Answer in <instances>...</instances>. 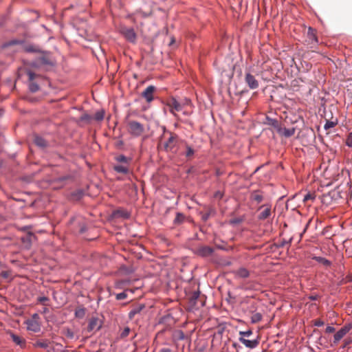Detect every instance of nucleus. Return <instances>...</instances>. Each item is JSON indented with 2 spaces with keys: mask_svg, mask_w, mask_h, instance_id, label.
Returning <instances> with one entry per match:
<instances>
[{
  "mask_svg": "<svg viewBox=\"0 0 352 352\" xmlns=\"http://www.w3.org/2000/svg\"><path fill=\"white\" fill-rule=\"evenodd\" d=\"M160 352H172V351L169 348H162L160 350Z\"/></svg>",
  "mask_w": 352,
  "mask_h": 352,
  "instance_id": "obj_52",
  "label": "nucleus"
},
{
  "mask_svg": "<svg viewBox=\"0 0 352 352\" xmlns=\"http://www.w3.org/2000/svg\"><path fill=\"white\" fill-rule=\"evenodd\" d=\"M182 111H183V114L186 116H189L190 114V112L188 111H186V110H184V109H183Z\"/></svg>",
  "mask_w": 352,
  "mask_h": 352,
  "instance_id": "obj_53",
  "label": "nucleus"
},
{
  "mask_svg": "<svg viewBox=\"0 0 352 352\" xmlns=\"http://www.w3.org/2000/svg\"><path fill=\"white\" fill-rule=\"evenodd\" d=\"M67 179H72V177L70 176H64V177H60L59 178H58L57 181L58 182H64L65 180H67Z\"/></svg>",
  "mask_w": 352,
  "mask_h": 352,
  "instance_id": "obj_48",
  "label": "nucleus"
},
{
  "mask_svg": "<svg viewBox=\"0 0 352 352\" xmlns=\"http://www.w3.org/2000/svg\"><path fill=\"white\" fill-rule=\"evenodd\" d=\"M319 298V296L318 295H311L309 296V299H310L311 300H317Z\"/></svg>",
  "mask_w": 352,
  "mask_h": 352,
  "instance_id": "obj_51",
  "label": "nucleus"
},
{
  "mask_svg": "<svg viewBox=\"0 0 352 352\" xmlns=\"http://www.w3.org/2000/svg\"><path fill=\"white\" fill-rule=\"evenodd\" d=\"M130 331L131 330H130L129 327H125L120 335L121 338L126 337L129 335Z\"/></svg>",
  "mask_w": 352,
  "mask_h": 352,
  "instance_id": "obj_45",
  "label": "nucleus"
},
{
  "mask_svg": "<svg viewBox=\"0 0 352 352\" xmlns=\"http://www.w3.org/2000/svg\"><path fill=\"white\" fill-rule=\"evenodd\" d=\"M84 228H81V232H84Z\"/></svg>",
  "mask_w": 352,
  "mask_h": 352,
  "instance_id": "obj_61",
  "label": "nucleus"
},
{
  "mask_svg": "<svg viewBox=\"0 0 352 352\" xmlns=\"http://www.w3.org/2000/svg\"><path fill=\"white\" fill-rule=\"evenodd\" d=\"M156 88L153 85H149L147 87L145 90L142 92V96L144 98H145L147 102H151L153 100V93L155 91Z\"/></svg>",
  "mask_w": 352,
  "mask_h": 352,
  "instance_id": "obj_9",
  "label": "nucleus"
},
{
  "mask_svg": "<svg viewBox=\"0 0 352 352\" xmlns=\"http://www.w3.org/2000/svg\"><path fill=\"white\" fill-rule=\"evenodd\" d=\"M145 308L144 304H139L138 305L134 307L129 313V318L132 319L134 316L140 314L144 309Z\"/></svg>",
  "mask_w": 352,
  "mask_h": 352,
  "instance_id": "obj_15",
  "label": "nucleus"
},
{
  "mask_svg": "<svg viewBox=\"0 0 352 352\" xmlns=\"http://www.w3.org/2000/svg\"><path fill=\"white\" fill-rule=\"evenodd\" d=\"M252 334V331L251 330L239 332V335L241 336L240 337H243V338H245V337H250Z\"/></svg>",
  "mask_w": 352,
  "mask_h": 352,
  "instance_id": "obj_43",
  "label": "nucleus"
},
{
  "mask_svg": "<svg viewBox=\"0 0 352 352\" xmlns=\"http://www.w3.org/2000/svg\"><path fill=\"white\" fill-rule=\"evenodd\" d=\"M239 340L246 347L250 349H254L256 348L258 344V341L257 340H247L245 338H243V337H240L239 338Z\"/></svg>",
  "mask_w": 352,
  "mask_h": 352,
  "instance_id": "obj_12",
  "label": "nucleus"
},
{
  "mask_svg": "<svg viewBox=\"0 0 352 352\" xmlns=\"http://www.w3.org/2000/svg\"><path fill=\"white\" fill-rule=\"evenodd\" d=\"M10 337L12 341L16 344L20 346L21 348L25 347L26 344L25 340L13 333H10Z\"/></svg>",
  "mask_w": 352,
  "mask_h": 352,
  "instance_id": "obj_14",
  "label": "nucleus"
},
{
  "mask_svg": "<svg viewBox=\"0 0 352 352\" xmlns=\"http://www.w3.org/2000/svg\"><path fill=\"white\" fill-rule=\"evenodd\" d=\"M35 144L41 148H44L47 146V142L44 138L40 136H35L34 139Z\"/></svg>",
  "mask_w": 352,
  "mask_h": 352,
  "instance_id": "obj_20",
  "label": "nucleus"
},
{
  "mask_svg": "<svg viewBox=\"0 0 352 352\" xmlns=\"http://www.w3.org/2000/svg\"><path fill=\"white\" fill-rule=\"evenodd\" d=\"M258 210L261 211L258 214V220H265L272 214L271 206L270 205H263L258 208Z\"/></svg>",
  "mask_w": 352,
  "mask_h": 352,
  "instance_id": "obj_6",
  "label": "nucleus"
},
{
  "mask_svg": "<svg viewBox=\"0 0 352 352\" xmlns=\"http://www.w3.org/2000/svg\"><path fill=\"white\" fill-rule=\"evenodd\" d=\"M236 274L241 278H247L249 276L250 273L247 269L241 267L238 270V271L236 272Z\"/></svg>",
  "mask_w": 352,
  "mask_h": 352,
  "instance_id": "obj_30",
  "label": "nucleus"
},
{
  "mask_svg": "<svg viewBox=\"0 0 352 352\" xmlns=\"http://www.w3.org/2000/svg\"><path fill=\"white\" fill-rule=\"evenodd\" d=\"M104 118V112L103 111H97L95 113L94 119L97 121H100Z\"/></svg>",
  "mask_w": 352,
  "mask_h": 352,
  "instance_id": "obj_41",
  "label": "nucleus"
},
{
  "mask_svg": "<svg viewBox=\"0 0 352 352\" xmlns=\"http://www.w3.org/2000/svg\"><path fill=\"white\" fill-rule=\"evenodd\" d=\"M352 329L351 324H346L338 331L334 335V342H338L351 329Z\"/></svg>",
  "mask_w": 352,
  "mask_h": 352,
  "instance_id": "obj_7",
  "label": "nucleus"
},
{
  "mask_svg": "<svg viewBox=\"0 0 352 352\" xmlns=\"http://www.w3.org/2000/svg\"><path fill=\"white\" fill-rule=\"evenodd\" d=\"M126 297H127V294L125 292L117 294L116 295V298L118 300H124V299L126 298Z\"/></svg>",
  "mask_w": 352,
  "mask_h": 352,
  "instance_id": "obj_42",
  "label": "nucleus"
},
{
  "mask_svg": "<svg viewBox=\"0 0 352 352\" xmlns=\"http://www.w3.org/2000/svg\"><path fill=\"white\" fill-rule=\"evenodd\" d=\"M34 345L35 347H39V348L45 349H47V351H50V349H52L50 342L47 340H37L34 344Z\"/></svg>",
  "mask_w": 352,
  "mask_h": 352,
  "instance_id": "obj_16",
  "label": "nucleus"
},
{
  "mask_svg": "<svg viewBox=\"0 0 352 352\" xmlns=\"http://www.w3.org/2000/svg\"><path fill=\"white\" fill-rule=\"evenodd\" d=\"M182 103L183 109L188 106L191 105V100L187 98H183L179 101Z\"/></svg>",
  "mask_w": 352,
  "mask_h": 352,
  "instance_id": "obj_37",
  "label": "nucleus"
},
{
  "mask_svg": "<svg viewBox=\"0 0 352 352\" xmlns=\"http://www.w3.org/2000/svg\"><path fill=\"white\" fill-rule=\"evenodd\" d=\"M38 301L43 305H45V302L49 301V298L46 296H40L38 298Z\"/></svg>",
  "mask_w": 352,
  "mask_h": 352,
  "instance_id": "obj_47",
  "label": "nucleus"
},
{
  "mask_svg": "<svg viewBox=\"0 0 352 352\" xmlns=\"http://www.w3.org/2000/svg\"><path fill=\"white\" fill-rule=\"evenodd\" d=\"M33 239H35V236L32 233H29L27 236L22 237L21 240L24 243L27 244V246L29 247L31 245Z\"/></svg>",
  "mask_w": 352,
  "mask_h": 352,
  "instance_id": "obj_28",
  "label": "nucleus"
},
{
  "mask_svg": "<svg viewBox=\"0 0 352 352\" xmlns=\"http://www.w3.org/2000/svg\"><path fill=\"white\" fill-rule=\"evenodd\" d=\"M251 199H252L253 201H255L258 204H259L263 201V197L258 192H254L251 195Z\"/></svg>",
  "mask_w": 352,
  "mask_h": 352,
  "instance_id": "obj_29",
  "label": "nucleus"
},
{
  "mask_svg": "<svg viewBox=\"0 0 352 352\" xmlns=\"http://www.w3.org/2000/svg\"><path fill=\"white\" fill-rule=\"evenodd\" d=\"M267 119L268 120V124L274 127L278 131V129L280 127L278 124V122L276 119L270 118L268 117L267 118Z\"/></svg>",
  "mask_w": 352,
  "mask_h": 352,
  "instance_id": "obj_33",
  "label": "nucleus"
},
{
  "mask_svg": "<svg viewBox=\"0 0 352 352\" xmlns=\"http://www.w3.org/2000/svg\"><path fill=\"white\" fill-rule=\"evenodd\" d=\"M27 329L33 332H38L41 330V324L38 320L30 319L26 321Z\"/></svg>",
  "mask_w": 352,
  "mask_h": 352,
  "instance_id": "obj_11",
  "label": "nucleus"
},
{
  "mask_svg": "<svg viewBox=\"0 0 352 352\" xmlns=\"http://www.w3.org/2000/svg\"><path fill=\"white\" fill-rule=\"evenodd\" d=\"M184 338H185V336H184V333L182 331H181L180 335H179V339L183 340V339H184Z\"/></svg>",
  "mask_w": 352,
  "mask_h": 352,
  "instance_id": "obj_55",
  "label": "nucleus"
},
{
  "mask_svg": "<svg viewBox=\"0 0 352 352\" xmlns=\"http://www.w3.org/2000/svg\"><path fill=\"white\" fill-rule=\"evenodd\" d=\"M38 318V315L37 314H34L33 316H32V318L31 319H35V320H37Z\"/></svg>",
  "mask_w": 352,
  "mask_h": 352,
  "instance_id": "obj_56",
  "label": "nucleus"
},
{
  "mask_svg": "<svg viewBox=\"0 0 352 352\" xmlns=\"http://www.w3.org/2000/svg\"><path fill=\"white\" fill-rule=\"evenodd\" d=\"M128 126L129 133L135 137L140 136L144 131V126L137 121H129Z\"/></svg>",
  "mask_w": 352,
  "mask_h": 352,
  "instance_id": "obj_2",
  "label": "nucleus"
},
{
  "mask_svg": "<svg viewBox=\"0 0 352 352\" xmlns=\"http://www.w3.org/2000/svg\"><path fill=\"white\" fill-rule=\"evenodd\" d=\"M85 315V308H78L75 311V316L78 318H82Z\"/></svg>",
  "mask_w": 352,
  "mask_h": 352,
  "instance_id": "obj_34",
  "label": "nucleus"
},
{
  "mask_svg": "<svg viewBox=\"0 0 352 352\" xmlns=\"http://www.w3.org/2000/svg\"><path fill=\"white\" fill-rule=\"evenodd\" d=\"M314 260L316 261L317 262L321 263L322 265L326 266V267H328V266H330L331 265V262L330 261L326 259L324 257H321V256H314L313 258Z\"/></svg>",
  "mask_w": 352,
  "mask_h": 352,
  "instance_id": "obj_26",
  "label": "nucleus"
},
{
  "mask_svg": "<svg viewBox=\"0 0 352 352\" xmlns=\"http://www.w3.org/2000/svg\"><path fill=\"white\" fill-rule=\"evenodd\" d=\"M65 335L67 338H71V339H72V338L74 337V333L73 331H72V330H71V329H67L65 331Z\"/></svg>",
  "mask_w": 352,
  "mask_h": 352,
  "instance_id": "obj_46",
  "label": "nucleus"
},
{
  "mask_svg": "<svg viewBox=\"0 0 352 352\" xmlns=\"http://www.w3.org/2000/svg\"><path fill=\"white\" fill-rule=\"evenodd\" d=\"M295 131H296V129L294 127L290 128V129L280 127L279 129H278L277 132L280 135L284 136L285 138H289V137L292 136L293 135H294Z\"/></svg>",
  "mask_w": 352,
  "mask_h": 352,
  "instance_id": "obj_13",
  "label": "nucleus"
},
{
  "mask_svg": "<svg viewBox=\"0 0 352 352\" xmlns=\"http://www.w3.org/2000/svg\"><path fill=\"white\" fill-rule=\"evenodd\" d=\"M5 267V265L3 263H2L1 261H0V269H2Z\"/></svg>",
  "mask_w": 352,
  "mask_h": 352,
  "instance_id": "obj_58",
  "label": "nucleus"
},
{
  "mask_svg": "<svg viewBox=\"0 0 352 352\" xmlns=\"http://www.w3.org/2000/svg\"><path fill=\"white\" fill-rule=\"evenodd\" d=\"M47 310H48V309H47V308H45V309H44V312H47Z\"/></svg>",
  "mask_w": 352,
  "mask_h": 352,
  "instance_id": "obj_60",
  "label": "nucleus"
},
{
  "mask_svg": "<svg viewBox=\"0 0 352 352\" xmlns=\"http://www.w3.org/2000/svg\"><path fill=\"white\" fill-rule=\"evenodd\" d=\"M200 292L199 290L195 291L192 292L191 296L190 297V302L192 305H195L197 304V300L199 298Z\"/></svg>",
  "mask_w": 352,
  "mask_h": 352,
  "instance_id": "obj_27",
  "label": "nucleus"
},
{
  "mask_svg": "<svg viewBox=\"0 0 352 352\" xmlns=\"http://www.w3.org/2000/svg\"><path fill=\"white\" fill-rule=\"evenodd\" d=\"M50 64L49 61L45 57H40L36 61H32L30 63V65L32 67H38L42 65H48Z\"/></svg>",
  "mask_w": 352,
  "mask_h": 352,
  "instance_id": "obj_19",
  "label": "nucleus"
},
{
  "mask_svg": "<svg viewBox=\"0 0 352 352\" xmlns=\"http://www.w3.org/2000/svg\"><path fill=\"white\" fill-rule=\"evenodd\" d=\"M336 122H333V121H329V120H327L324 126V129L325 130H328L331 128H333L336 126Z\"/></svg>",
  "mask_w": 352,
  "mask_h": 352,
  "instance_id": "obj_40",
  "label": "nucleus"
},
{
  "mask_svg": "<svg viewBox=\"0 0 352 352\" xmlns=\"http://www.w3.org/2000/svg\"><path fill=\"white\" fill-rule=\"evenodd\" d=\"M4 280H9V281L12 280V270H3L1 272L0 283L3 282Z\"/></svg>",
  "mask_w": 352,
  "mask_h": 352,
  "instance_id": "obj_18",
  "label": "nucleus"
},
{
  "mask_svg": "<svg viewBox=\"0 0 352 352\" xmlns=\"http://www.w3.org/2000/svg\"><path fill=\"white\" fill-rule=\"evenodd\" d=\"M23 43V41H19V40H16V39H14V40H12L8 43H6L3 45V47H8V46H10V45H16V44H22Z\"/></svg>",
  "mask_w": 352,
  "mask_h": 352,
  "instance_id": "obj_36",
  "label": "nucleus"
},
{
  "mask_svg": "<svg viewBox=\"0 0 352 352\" xmlns=\"http://www.w3.org/2000/svg\"><path fill=\"white\" fill-rule=\"evenodd\" d=\"M116 161L120 163L126 164H127L129 162V159H128L126 156L124 155H120L116 157Z\"/></svg>",
  "mask_w": 352,
  "mask_h": 352,
  "instance_id": "obj_35",
  "label": "nucleus"
},
{
  "mask_svg": "<svg viewBox=\"0 0 352 352\" xmlns=\"http://www.w3.org/2000/svg\"><path fill=\"white\" fill-rule=\"evenodd\" d=\"M102 327L100 320L96 317H93L89 320L87 330L88 331H98Z\"/></svg>",
  "mask_w": 352,
  "mask_h": 352,
  "instance_id": "obj_10",
  "label": "nucleus"
},
{
  "mask_svg": "<svg viewBox=\"0 0 352 352\" xmlns=\"http://www.w3.org/2000/svg\"><path fill=\"white\" fill-rule=\"evenodd\" d=\"M212 252L213 249L208 246L201 247L198 250V254L201 256H209Z\"/></svg>",
  "mask_w": 352,
  "mask_h": 352,
  "instance_id": "obj_17",
  "label": "nucleus"
},
{
  "mask_svg": "<svg viewBox=\"0 0 352 352\" xmlns=\"http://www.w3.org/2000/svg\"><path fill=\"white\" fill-rule=\"evenodd\" d=\"M185 219H186V217L184 215V214H182L181 212H177L176 217L173 221V223L175 225H180L184 222Z\"/></svg>",
  "mask_w": 352,
  "mask_h": 352,
  "instance_id": "obj_22",
  "label": "nucleus"
},
{
  "mask_svg": "<svg viewBox=\"0 0 352 352\" xmlns=\"http://www.w3.org/2000/svg\"><path fill=\"white\" fill-rule=\"evenodd\" d=\"M346 144L350 147L352 148V132L349 133L348 135L346 140Z\"/></svg>",
  "mask_w": 352,
  "mask_h": 352,
  "instance_id": "obj_44",
  "label": "nucleus"
},
{
  "mask_svg": "<svg viewBox=\"0 0 352 352\" xmlns=\"http://www.w3.org/2000/svg\"><path fill=\"white\" fill-rule=\"evenodd\" d=\"M307 36L309 40L312 42L314 41L316 43H318L317 36L315 34L314 30L309 28L307 32Z\"/></svg>",
  "mask_w": 352,
  "mask_h": 352,
  "instance_id": "obj_31",
  "label": "nucleus"
},
{
  "mask_svg": "<svg viewBox=\"0 0 352 352\" xmlns=\"http://www.w3.org/2000/svg\"><path fill=\"white\" fill-rule=\"evenodd\" d=\"M232 223H240L241 222V220L239 219H233L231 221Z\"/></svg>",
  "mask_w": 352,
  "mask_h": 352,
  "instance_id": "obj_54",
  "label": "nucleus"
},
{
  "mask_svg": "<svg viewBox=\"0 0 352 352\" xmlns=\"http://www.w3.org/2000/svg\"><path fill=\"white\" fill-rule=\"evenodd\" d=\"M91 120V116L89 114L85 113L82 115L80 118V120L82 122H85L87 123H89Z\"/></svg>",
  "mask_w": 352,
  "mask_h": 352,
  "instance_id": "obj_39",
  "label": "nucleus"
},
{
  "mask_svg": "<svg viewBox=\"0 0 352 352\" xmlns=\"http://www.w3.org/2000/svg\"><path fill=\"white\" fill-rule=\"evenodd\" d=\"M168 140L164 144V150L166 152L175 153L178 144V136L176 134L169 133Z\"/></svg>",
  "mask_w": 352,
  "mask_h": 352,
  "instance_id": "obj_1",
  "label": "nucleus"
},
{
  "mask_svg": "<svg viewBox=\"0 0 352 352\" xmlns=\"http://www.w3.org/2000/svg\"><path fill=\"white\" fill-rule=\"evenodd\" d=\"M120 32L124 36V37L131 43H135L136 41L137 35L133 28H128L126 26H122L120 29Z\"/></svg>",
  "mask_w": 352,
  "mask_h": 352,
  "instance_id": "obj_5",
  "label": "nucleus"
},
{
  "mask_svg": "<svg viewBox=\"0 0 352 352\" xmlns=\"http://www.w3.org/2000/svg\"><path fill=\"white\" fill-rule=\"evenodd\" d=\"M166 106L169 108L170 113H172L175 117H177L176 112L183 110L182 103L175 98H170L166 102Z\"/></svg>",
  "mask_w": 352,
  "mask_h": 352,
  "instance_id": "obj_4",
  "label": "nucleus"
},
{
  "mask_svg": "<svg viewBox=\"0 0 352 352\" xmlns=\"http://www.w3.org/2000/svg\"><path fill=\"white\" fill-rule=\"evenodd\" d=\"M208 217H209V214H204V215L203 216V219H204V220H207V219H208Z\"/></svg>",
  "mask_w": 352,
  "mask_h": 352,
  "instance_id": "obj_57",
  "label": "nucleus"
},
{
  "mask_svg": "<svg viewBox=\"0 0 352 352\" xmlns=\"http://www.w3.org/2000/svg\"><path fill=\"white\" fill-rule=\"evenodd\" d=\"M314 325L316 326V327H322L324 325V322L321 320H316L315 322H314Z\"/></svg>",
  "mask_w": 352,
  "mask_h": 352,
  "instance_id": "obj_49",
  "label": "nucleus"
},
{
  "mask_svg": "<svg viewBox=\"0 0 352 352\" xmlns=\"http://www.w3.org/2000/svg\"><path fill=\"white\" fill-rule=\"evenodd\" d=\"M262 315L260 313H256L251 317V322L252 323H257L262 320Z\"/></svg>",
  "mask_w": 352,
  "mask_h": 352,
  "instance_id": "obj_32",
  "label": "nucleus"
},
{
  "mask_svg": "<svg viewBox=\"0 0 352 352\" xmlns=\"http://www.w3.org/2000/svg\"><path fill=\"white\" fill-rule=\"evenodd\" d=\"M26 74L28 76L29 80V89L31 92L35 93L39 89V86L37 84V82L35 80L41 78L40 76L36 75L34 72H32L30 69H26Z\"/></svg>",
  "mask_w": 352,
  "mask_h": 352,
  "instance_id": "obj_3",
  "label": "nucleus"
},
{
  "mask_svg": "<svg viewBox=\"0 0 352 352\" xmlns=\"http://www.w3.org/2000/svg\"><path fill=\"white\" fill-rule=\"evenodd\" d=\"M195 153V151L194 148H192L188 144L186 145V151L184 153V155L186 156V157H187L188 159L192 158V156L194 155Z\"/></svg>",
  "mask_w": 352,
  "mask_h": 352,
  "instance_id": "obj_24",
  "label": "nucleus"
},
{
  "mask_svg": "<svg viewBox=\"0 0 352 352\" xmlns=\"http://www.w3.org/2000/svg\"><path fill=\"white\" fill-rule=\"evenodd\" d=\"M245 82L251 89H255L258 87V80L250 73L245 74Z\"/></svg>",
  "mask_w": 352,
  "mask_h": 352,
  "instance_id": "obj_8",
  "label": "nucleus"
},
{
  "mask_svg": "<svg viewBox=\"0 0 352 352\" xmlns=\"http://www.w3.org/2000/svg\"><path fill=\"white\" fill-rule=\"evenodd\" d=\"M315 195L314 193H307L306 194L305 196H304V198H303V201L304 202H306L307 201H314L315 199Z\"/></svg>",
  "mask_w": 352,
  "mask_h": 352,
  "instance_id": "obj_38",
  "label": "nucleus"
},
{
  "mask_svg": "<svg viewBox=\"0 0 352 352\" xmlns=\"http://www.w3.org/2000/svg\"><path fill=\"white\" fill-rule=\"evenodd\" d=\"M325 331H326V333H333L335 331V328L331 326H328V327H327Z\"/></svg>",
  "mask_w": 352,
  "mask_h": 352,
  "instance_id": "obj_50",
  "label": "nucleus"
},
{
  "mask_svg": "<svg viewBox=\"0 0 352 352\" xmlns=\"http://www.w3.org/2000/svg\"><path fill=\"white\" fill-rule=\"evenodd\" d=\"M25 52H31V53H38L41 52V50L38 46L34 45H27L24 47Z\"/></svg>",
  "mask_w": 352,
  "mask_h": 352,
  "instance_id": "obj_23",
  "label": "nucleus"
},
{
  "mask_svg": "<svg viewBox=\"0 0 352 352\" xmlns=\"http://www.w3.org/2000/svg\"><path fill=\"white\" fill-rule=\"evenodd\" d=\"M84 195V191L82 190H77L71 193V199L77 201L80 200Z\"/></svg>",
  "mask_w": 352,
  "mask_h": 352,
  "instance_id": "obj_21",
  "label": "nucleus"
},
{
  "mask_svg": "<svg viewBox=\"0 0 352 352\" xmlns=\"http://www.w3.org/2000/svg\"><path fill=\"white\" fill-rule=\"evenodd\" d=\"M114 170L119 173L126 174L129 173V168L124 165H116L114 166Z\"/></svg>",
  "mask_w": 352,
  "mask_h": 352,
  "instance_id": "obj_25",
  "label": "nucleus"
},
{
  "mask_svg": "<svg viewBox=\"0 0 352 352\" xmlns=\"http://www.w3.org/2000/svg\"><path fill=\"white\" fill-rule=\"evenodd\" d=\"M287 243L286 241H283L281 243V244L280 245V247H283L285 245V244Z\"/></svg>",
  "mask_w": 352,
  "mask_h": 352,
  "instance_id": "obj_59",
  "label": "nucleus"
}]
</instances>
